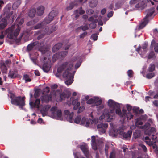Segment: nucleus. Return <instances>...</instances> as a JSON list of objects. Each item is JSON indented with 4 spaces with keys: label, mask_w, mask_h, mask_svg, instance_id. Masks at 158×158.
I'll list each match as a JSON object with an SVG mask.
<instances>
[{
    "label": "nucleus",
    "mask_w": 158,
    "mask_h": 158,
    "mask_svg": "<svg viewBox=\"0 0 158 158\" xmlns=\"http://www.w3.org/2000/svg\"><path fill=\"white\" fill-rule=\"evenodd\" d=\"M76 59L73 60L72 62L67 61L64 63L60 67L58 68L57 72L59 73H61L64 69H66L63 74V77L67 79L65 81V84L68 85H70L73 81V79L74 77L72 75L70 71L73 67V62L75 61Z\"/></svg>",
    "instance_id": "obj_1"
},
{
    "label": "nucleus",
    "mask_w": 158,
    "mask_h": 158,
    "mask_svg": "<svg viewBox=\"0 0 158 158\" xmlns=\"http://www.w3.org/2000/svg\"><path fill=\"white\" fill-rule=\"evenodd\" d=\"M108 105L110 109V113L113 114L114 113L115 109L116 113L122 117H126L127 110L123 109L122 112L121 111L120 104L111 99H109L108 102Z\"/></svg>",
    "instance_id": "obj_2"
},
{
    "label": "nucleus",
    "mask_w": 158,
    "mask_h": 158,
    "mask_svg": "<svg viewBox=\"0 0 158 158\" xmlns=\"http://www.w3.org/2000/svg\"><path fill=\"white\" fill-rule=\"evenodd\" d=\"M24 22V18H22L19 21L17 24V27L15 30H14V26H12L9 27L6 31L8 33L7 36L9 39H13L16 38L19 35L20 30V26Z\"/></svg>",
    "instance_id": "obj_3"
},
{
    "label": "nucleus",
    "mask_w": 158,
    "mask_h": 158,
    "mask_svg": "<svg viewBox=\"0 0 158 158\" xmlns=\"http://www.w3.org/2000/svg\"><path fill=\"white\" fill-rule=\"evenodd\" d=\"M9 97L11 99V103L14 105L18 106L22 108L25 105V97L21 96H16L15 94L9 91Z\"/></svg>",
    "instance_id": "obj_4"
},
{
    "label": "nucleus",
    "mask_w": 158,
    "mask_h": 158,
    "mask_svg": "<svg viewBox=\"0 0 158 158\" xmlns=\"http://www.w3.org/2000/svg\"><path fill=\"white\" fill-rule=\"evenodd\" d=\"M56 29V27L55 26H52L50 27H47L44 29V33H42V31H37L35 33V34L36 35L40 33V34L38 36L37 38V40H39L42 38L45 34L49 35L55 31Z\"/></svg>",
    "instance_id": "obj_5"
},
{
    "label": "nucleus",
    "mask_w": 158,
    "mask_h": 158,
    "mask_svg": "<svg viewBox=\"0 0 158 158\" xmlns=\"http://www.w3.org/2000/svg\"><path fill=\"white\" fill-rule=\"evenodd\" d=\"M72 104L74 106L73 109L74 110H76L78 109L77 111L78 113H80L82 112L85 109V107L83 106H81L79 107L80 103L78 99H75L73 100L72 102Z\"/></svg>",
    "instance_id": "obj_6"
},
{
    "label": "nucleus",
    "mask_w": 158,
    "mask_h": 158,
    "mask_svg": "<svg viewBox=\"0 0 158 158\" xmlns=\"http://www.w3.org/2000/svg\"><path fill=\"white\" fill-rule=\"evenodd\" d=\"M108 127V124L107 123L103 124L100 123L98 124L97 126V128L98 131L101 133H104L106 132L105 129Z\"/></svg>",
    "instance_id": "obj_7"
},
{
    "label": "nucleus",
    "mask_w": 158,
    "mask_h": 158,
    "mask_svg": "<svg viewBox=\"0 0 158 158\" xmlns=\"http://www.w3.org/2000/svg\"><path fill=\"white\" fill-rule=\"evenodd\" d=\"M11 7L9 6H6L4 10V15L5 18H10L13 14V11H11Z\"/></svg>",
    "instance_id": "obj_8"
},
{
    "label": "nucleus",
    "mask_w": 158,
    "mask_h": 158,
    "mask_svg": "<svg viewBox=\"0 0 158 158\" xmlns=\"http://www.w3.org/2000/svg\"><path fill=\"white\" fill-rule=\"evenodd\" d=\"M64 113V114L67 115L68 121L70 123H73L74 121V119L73 116L74 115L73 112H70L68 110H65Z\"/></svg>",
    "instance_id": "obj_9"
},
{
    "label": "nucleus",
    "mask_w": 158,
    "mask_h": 158,
    "mask_svg": "<svg viewBox=\"0 0 158 158\" xmlns=\"http://www.w3.org/2000/svg\"><path fill=\"white\" fill-rule=\"evenodd\" d=\"M80 148L82 150L85 156L87 157H88L89 152L88 146L86 145H82L80 146Z\"/></svg>",
    "instance_id": "obj_10"
},
{
    "label": "nucleus",
    "mask_w": 158,
    "mask_h": 158,
    "mask_svg": "<svg viewBox=\"0 0 158 158\" xmlns=\"http://www.w3.org/2000/svg\"><path fill=\"white\" fill-rule=\"evenodd\" d=\"M52 96L51 94L44 95L42 96L41 99L42 102H48L52 100Z\"/></svg>",
    "instance_id": "obj_11"
},
{
    "label": "nucleus",
    "mask_w": 158,
    "mask_h": 158,
    "mask_svg": "<svg viewBox=\"0 0 158 158\" xmlns=\"http://www.w3.org/2000/svg\"><path fill=\"white\" fill-rule=\"evenodd\" d=\"M155 12L154 8L152 7L150 9H148L146 10L147 15L144 18L147 19L151 16Z\"/></svg>",
    "instance_id": "obj_12"
},
{
    "label": "nucleus",
    "mask_w": 158,
    "mask_h": 158,
    "mask_svg": "<svg viewBox=\"0 0 158 158\" xmlns=\"http://www.w3.org/2000/svg\"><path fill=\"white\" fill-rule=\"evenodd\" d=\"M50 107L49 106H46L41 110L40 112L42 114L43 116L44 117L47 115L48 111Z\"/></svg>",
    "instance_id": "obj_13"
},
{
    "label": "nucleus",
    "mask_w": 158,
    "mask_h": 158,
    "mask_svg": "<svg viewBox=\"0 0 158 158\" xmlns=\"http://www.w3.org/2000/svg\"><path fill=\"white\" fill-rule=\"evenodd\" d=\"M39 44V42L37 41L31 43L27 46V50L28 51L31 50L35 46Z\"/></svg>",
    "instance_id": "obj_14"
},
{
    "label": "nucleus",
    "mask_w": 158,
    "mask_h": 158,
    "mask_svg": "<svg viewBox=\"0 0 158 158\" xmlns=\"http://www.w3.org/2000/svg\"><path fill=\"white\" fill-rule=\"evenodd\" d=\"M70 96V94L69 93L63 92L60 94V100L62 101L65 99L66 98H69Z\"/></svg>",
    "instance_id": "obj_15"
},
{
    "label": "nucleus",
    "mask_w": 158,
    "mask_h": 158,
    "mask_svg": "<svg viewBox=\"0 0 158 158\" xmlns=\"http://www.w3.org/2000/svg\"><path fill=\"white\" fill-rule=\"evenodd\" d=\"M44 7L42 6H39L37 9V14L39 16L42 15L44 13Z\"/></svg>",
    "instance_id": "obj_16"
},
{
    "label": "nucleus",
    "mask_w": 158,
    "mask_h": 158,
    "mask_svg": "<svg viewBox=\"0 0 158 158\" xmlns=\"http://www.w3.org/2000/svg\"><path fill=\"white\" fill-rule=\"evenodd\" d=\"M62 45V44L61 43H58L56 44L52 48V52H57L61 48Z\"/></svg>",
    "instance_id": "obj_17"
},
{
    "label": "nucleus",
    "mask_w": 158,
    "mask_h": 158,
    "mask_svg": "<svg viewBox=\"0 0 158 158\" xmlns=\"http://www.w3.org/2000/svg\"><path fill=\"white\" fill-rule=\"evenodd\" d=\"M51 66L48 63L44 64L42 66V69L45 72H48L50 70Z\"/></svg>",
    "instance_id": "obj_18"
},
{
    "label": "nucleus",
    "mask_w": 158,
    "mask_h": 158,
    "mask_svg": "<svg viewBox=\"0 0 158 158\" xmlns=\"http://www.w3.org/2000/svg\"><path fill=\"white\" fill-rule=\"evenodd\" d=\"M105 118L106 119L107 121L110 122L114 117V116L111 115L110 112H108L106 113L104 115Z\"/></svg>",
    "instance_id": "obj_19"
},
{
    "label": "nucleus",
    "mask_w": 158,
    "mask_h": 158,
    "mask_svg": "<svg viewBox=\"0 0 158 158\" xmlns=\"http://www.w3.org/2000/svg\"><path fill=\"white\" fill-rule=\"evenodd\" d=\"M132 131H128L126 132H123L122 135L123 137L125 139L130 138L131 137Z\"/></svg>",
    "instance_id": "obj_20"
},
{
    "label": "nucleus",
    "mask_w": 158,
    "mask_h": 158,
    "mask_svg": "<svg viewBox=\"0 0 158 158\" xmlns=\"http://www.w3.org/2000/svg\"><path fill=\"white\" fill-rule=\"evenodd\" d=\"M57 14V12L56 11L52 10L49 14L48 18L51 19V20H53L54 18Z\"/></svg>",
    "instance_id": "obj_21"
},
{
    "label": "nucleus",
    "mask_w": 158,
    "mask_h": 158,
    "mask_svg": "<svg viewBox=\"0 0 158 158\" xmlns=\"http://www.w3.org/2000/svg\"><path fill=\"white\" fill-rule=\"evenodd\" d=\"M2 21L3 22V23L0 24V29H4L7 25V20L6 19L3 18Z\"/></svg>",
    "instance_id": "obj_22"
},
{
    "label": "nucleus",
    "mask_w": 158,
    "mask_h": 158,
    "mask_svg": "<svg viewBox=\"0 0 158 158\" xmlns=\"http://www.w3.org/2000/svg\"><path fill=\"white\" fill-rule=\"evenodd\" d=\"M36 9L35 8H32L31 9L28 13V16L31 18H33L35 16L36 14Z\"/></svg>",
    "instance_id": "obj_23"
},
{
    "label": "nucleus",
    "mask_w": 158,
    "mask_h": 158,
    "mask_svg": "<svg viewBox=\"0 0 158 158\" xmlns=\"http://www.w3.org/2000/svg\"><path fill=\"white\" fill-rule=\"evenodd\" d=\"M148 22V19H144V21L142 22L139 26V29L143 28L147 24Z\"/></svg>",
    "instance_id": "obj_24"
},
{
    "label": "nucleus",
    "mask_w": 158,
    "mask_h": 158,
    "mask_svg": "<svg viewBox=\"0 0 158 158\" xmlns=\"http://www.w3.org/2000/svg\"><path fill=\"white\" fill-rule=\"evenodd\" d=\"M8 76L12 79L18 77V74L15 73L14 71L10 70L9 71Z\"/></svg>",
    "instance_id": "obj_25"
},
{
    "label": "nucleus",
    "mask_w": 158,
    "mask_h": 158,
    "mask_svg": "<svg viewBox=\"0 0 158 158\" xmlns=\"http://www.w3.org/2000/svg\"><path fill=\"white\" fill-rule=\"evenodd\" d=\"M150 125L149 123H146L144 126V128H148V129H149L152 133L155 132V129L152 127H150Z\"/></svg>",
    "instance_id": "obj_26"
},
{
    "label": "nucleus",
    "mask_w": 158,
    "mask_h": 158,
    "mask_svg": "<svg viewBox=\"0 0 158 158\" xmlns=\"http://www.w3.org/2000/svg\"><path fill=\"white\" fill-rule=\"evenodd\" d=\"M23 79L25 80L26 83L30 82L31 81V79L30 78L29 75L27 74L24 75Z\"/></svg>",
    "instance_id": "obj_27"
},
{
    "label": "nucleus",
    "mask_w": 158,
    "mask_h": 158,
    "mask_svg": "<svg viewBox=\"0 0 158 158\" xmlns=\"http://www.w3.org/2000/svg\"><path fill=\"white\" fill-rule=\"evenodd\" d=\"M151 45H154V50L155 52H158V43H155L154 41H152L151 42Z\"/></svg>",
    "instance_id": "obj_28"
},
{
    "label": "nucleus",
    "mask_w": 158,
    "mask_h": 158,
    "mask_svg": "<svg viewBox=\"0 0 158 158\" xmlns=\"http://www.w3.org/2000/svg\"><path fill=\"white\" fill-rule=\"evenodd\" d=\"M155 65L153 64H151L148 68V71L149 72H152L155 70Z\"/></svg>",
    "instance_id": "obj_29"
},
{
    "label": "nucleus",
    "mask_w": 158,
    "mask_h": 158,
    "mask_svg": "<svg viewBox=\"0 0 158 158\" xmlns=\"http://www.w3.org/2000/svg\"><path fill=\"white\" fill-rule=\"evenodd\" d=\"M40 100V99H36L34 102V107L39 108Z\"/></svg>",
    "instance_id": "obj_30"
},
{
    "label": "nucleus",
    "mask_w": 158,
    "mask_h": 158,
    "mask_svg": "<svg viewBox=\"0 0 158 158\" xmlns=\"http://www.w3.org/2000/svg\"><path fill=\"white\" fill-rule=\"evenodd\" d=\"M144 140L147 144L149 145H152L153 144L152 142L148 136H146L144 137Z\"/></svg>",
    "instance_id": "obj_31"
},
{
    "label": "nucleus",
    "mask_w": 158,
    "mask_h": 158,
    "mask_svg": "<svg viewBox=\"0 0 158 158\" xmlns=\"http://www.w3.org/2000/svg\"><path fill=\"white\" fill-rule=\"evenodd\" d=\"M147 57L148 59L153 58L155 57V54L153 51L150 52L148 55Z\"/></svg>",
    "instance_id": "obj_32"
},
{
    "label": "nucleus",
    "mask_w": 158,
    "mask_h": 158,
    "mask_svg": "<svg viewBox=\"0 0 158 158\" xmlns=\"http://www.w3.org/2000/svg\"><path fill=\"white\" fill-rule=\"evenodd\" d=\"M44 26V25L43 24V22H41L40 23H39L37 24L34 27H33V29H37L40 28H41L42 27Z\"/></svg>",
    "instance_id": "obj_33"
},
{
    "label": "nucleus",
    "mask_w": 158,
    "mask_h": 158,
    "mask_svg": "<svg viewBox=\"0 0 158 158\" xmlns=\"http://www.w3.org/2000/svg\"><path fill=\"white\" fill-rule=\"evenodd\" d=\"M0 66L1 69L5 72L7 70V68L4 63H1L0 64Z\"/></svg>",
    "instance_id": "obj_34"
},
{
    "label": "nucleus",
    "mask_w": 158,
    "mask_h": 158,
    "mask_svg": "<svg viewBox=\"0 0 158 158\" xmlns=\"http://www.w3.org/2000/svg\"><path fill=\"white\" fill-rule=\"evenodd\" d=\"M62 112L60 110H58L56 111L57 119H60L62 116Z\"/></svg>",
    "instance_id": "obj_35"
},
{
    "label": "nucleus",
    "mask_w": 158,
    "mask_h": 158,
    "mask_svg": "<svg viewBox=\"0 0 158 158\" xmlns=\"http://www.w3.org/2000/svg\"><path fill=\"white\" fill-rule=\"evenodd\" d=\"M88 21L94 23H97L98 20L97 19H94V16H91L88 19Z\"/></svg>",
    "instance_id": "obj_36"
},
{
    "label": "nucleus",
    "mask_w": 158,
    "mask_h": 158,
    "mask_svg": "<svg viewBox=\"0 0 158 158\" xmlns=\"http://www.w3.org/2000/svg\"><path fill=\"white\" fill-rule=\"evenodd\" d=\"M68 53V52L67 51H63L60 52L59 55L62 57L64 58L66 56Z\"/></svg>",
    "instance_id": "obj_37"
},
{
    "label": "nucleus",
    "mask_w": 158,
    "mask_h": 158,
    "mask_svg": "<svg viewBox=\"0 0 158 158\" xmlns=\"http://www.w3.org/2000/svg\"><path fill=\"white\" fill-rule=\"evenodd\" d=\"M40 89H38L35 90L34 96L35 98H37L38 97L40 94Z\"/></svg>",
    "instance_id": "obj_38"
},
{
    "label": "nucleus",
    "mask_w": 158,
    "mask_h": 158,
    "mask_svg": "<svg viewBox=\"0 0 158 158\" xmlns=\"http://www.w3.org/2000/svg\"><path fill=\"white\" fill-rule=\"evenodd\" d=\"M52 20H51V19H48V17L45 18L44 20L42 22H43V24H44L49 23Z\"/></svg>",
    "instance_id": "obj_39"
},
{
    "label": "nucleus",
    "mask_w": 158,
    "mask_h": 158,
    "mask_svg": "<svg viewBox=\"0 0 158 158\" xmlns=\"http://www.w3.org/2000/svg\"><path fill=\"white\" fill-rule=\"evenodd\" d=\"M81 119V117L80 116H77L74 120V123L77 124L79 123L80 122Z\"/></svg>",
    "instance_id": "obj_40"
},
{
    "label": "nucleus",
    "mask_w": 158,
    "mask_h": 158,
    "mask_svg": "<svg viewBox=\"0 0 158 158\" xmlns=\"http://www.w3.org/2000/svg\"><path fill=\"white\" fill-rule=\"evenodd\" d=\"M147 44L146 43L144 44L141 47L142 49H143V53H145L146 51L147 50L146 49L147 47Z\"/></svg>",
    "instance_id": "obj_41"
},
{
    "label": "nucleus",
    "mask_w": 158,
    "mask_h": 158,
    "mask_svg": "<svg viewBox=\"0 0 158 158\" xmlns=\"http://www.w3.org/2000/svg\"><path fill=\"white\" fill-rule=\"evenodd\" d=\"M126 116L128 119L130 120L133 118L134 116L131 112H128L127 113H126Z\"/></svg>",
    "instance_id": "obj_42"
},
{
    "label": "nucleus",
    "mask_w": 158,
    "mask_h": 158,
    "mask_svg": "<svg viewBox=\"0 0 158 158\" xmlns=\"http://www.w3.org/2000/svg\"><path fill=\"white\" fill-rule=\"evenodd\" d=\"M141 0H131L129 2L130 5L132 6L134 5L136 3Z\"/></svg>",
    "instance_id": "obj_43"
},
{
    "label": "nucleus",
    "mask_w": 158,
    "mask_h": 158,
    "mask_svg": "<svg viewBox=\"0 0 158 158\" xmlns=\"http://www.w3.org/2000/svg\"><path fill=\"white\" fill-rule=\"evenodd\" d=\"M139 107L134 106L133 107L132 110L136 114H137L139 113Z\"/></svg>",
    "instance_id": "obj_44"
},
{
    "label": "nucleus",
    "mask_w": 158,
    "mask_h": 158,
    "mask_svg": "<svg viewBox=\"0 0 158 158\" xmlns=\"http://www.w3.org/2000/svg\"><path fill=\"white\" fill-rule=\"evenodd\" d=\"M98 33L94 34L91 35V37L94 41L97 40L98 39Z\"/></svg>",
    "instance_id": "obj_45"
},
{
    "label": "nucleus",
    "mask_w": 158,
    "mask_h": 158,
    "mask_svg": "<svg viewBox=\"0 0 158 158\" xmlns=\"http://www.w3.org/2000/svg\"><path fill=\"white\" fill-rule=\"evenodd\" d=\"M154 76V73H151L147 74L146 75V77L148 79H151Z\"/></svg>",
    "instance_id": "obj_46"
},
{
    "label": "nucleus",
    "mask_w": 158,
    "mask_h": 158,
    "mask_svg": "<svg viewBox=\"0 0 158 158\" xmlns=\"http://www.w3.org/2000/svg\"><path fill=\"white\" fill-rule=\"evenodd\" d=\"M128 76L130 78L133 77L134 73L131 70H129L127 72Z\"/></svg>",
    "instance_id": "obj_47"
},
{
    "label": "nucleus",
    "mask_w": 158,
    "mask_h": 158,
    "mask_svg": "<svg viewBox=\"0 0 158 158\" xmlns=\"http://www.w3.org/2000/svg\"><path fill=\"white\" fill-rule=\"evenodd\" d=\"M36 22H35V20H31L30 21L28 22L27 23V25L28 26H31L34 25Z\"/></svg>",
    "instance_id": "obj_48"
},
{
    "label": "nucleus",
    "mask_w": 158,
    "mask_h": 158,
    "mask_svg": "<svg viewBox=\"0 0 158 158\" xmlns=\"http://www.w3.org/2000/svg\"><path fill=\"white\" fill-rule=\"evenodd\" d=\"M109 146L107 144H106L105 147V151L106 155L107 156L108 153V149L109 148Z\"/></svg>",
    "instance_id": "obj_49"
},
{
    "label": "nucleus",
    "mask_w": 158,
    "mask_h": 158,
    "mask_svg": "<svg viewBox=\"0 0 158 158\" xmlns=\"http://www.w3.org/2000/svg\"><path fill=\"white\" fill-rule=\"evenodd\" d=\"M96 23H94V22H92V23H91L89 25V27L92 29H94L96 28L97 25Z\"/></svg>",
    "instance_id": "obj_50"
},
{
    "label": "nucleus",
    "mask_w": 158,
    "mask_h": 158,
    "mask_svg": "<svg viewBox=\"0 0 158 158\" xmlns=\"http://www.w3.org/2000/svg\"><path fill=\"white\" fill-rule=\"evenodd\" d=\"M95 101V100L93 98H90L86 102V103L88 104H91L93 103Z\"/></svg>",
    "instance_id": "obj_51"
},
{
    "label": "nucleus",
    "mask_w": 158,
    "mask_h": 158,
    "mask_svg": "<svg viewBox=\"0 0 158 158\" xmlns=\"http://www.w3.org/2000/svg\"><path fill=\"white\" fill-rule=\"evenodd\" d=\"M152 133L149 129H148L145 131V134L146 135L150 136L151 135H152Z\"/></svg>",
    "instance_id": "obj_52"
},
{
    "label": "nucleus",
    "mask_w": 158,
    "mask_h": 158,
    "mask_svg": "<svg viewBox=\"0 0 158 158\" xmlns=\"http://www.w3.org/2000/svg\"><path fill=\"white\" fill-rule=\"evenodd\" d=\"M139 146L141 147V148H142L144 152H146L147 151V149L146 147L143 144H140Z\"/></svg>",
    "instance_id": "obj_53"
},
{
    "label": "nucleus",
    "mask_w": 158,
    "mask_h": 158,
    "mask_svg": "<svg viewBox=\"0 0 158 158\" xmlns=\"http://www.w3.org/2000/svg\"><path fill=\"white\" fill-rule=\"evenodd\" d=\"M102 102V101L101 99H99L97 101H95V104L96 106H98L100 105Z\"/></svg>",
    "instance_id": "obj_54"
},
{
    "label": "nucleus",
    "mask_w": 158,
    "mask_h": 158,
    "mask_svg": "<svg viewBox=\"0 0 158 158\" xmlns=\"http://www.w3.org/2000/svg\"><path fill=\"white\" fill-rule=\"evenodd\" d=\"M80 28L83 31H85L89 29V27L87 25H84V26H81Z\"/></svg>",
    "instance_id": "obj_55"
},
{
    "label": "nucleus",
    "mask_w": 158,
    "mask_h": 158,
    "mask_svg": "<svg viewBox=\"0 0 158 158\" xmlns=\"http://www.w3.org/2000/svg\"><path fill=\"white\" fill-rule=\"evenodd\" d=\"M92 146V148L95 150H97V146L96 143H91Z\"/></svg>",
    "instance_id": "obj_56"
},
{
    "label": "nucleus",
    "mask_w": 158,
    "mask_h": 158,
    "mask_svg": "<svg viewBox=\"0 0 158 158\" xmlns=\"http://www.w3.org/2000/svg\"><path fill=\"white\" fill-rule=\"evenodd\" d=\"M115 152L112 151L110 154V158H115Z\"/></svg>",
    "instance_id": "obj_57"
},
{
    "label": "nucleus",
    "mask_w": 158,
    "mask_h": 158,
    "mask_svg": "<svg viewBox=\"0 0 158 158\" xmlns=\"http://www.w3.org/2000/svg\"><path fill=\"white\" fill-rule=\"evenodd\" d=\"M73 8V5L72 4H70L69 6L66 7L67 10H69L72 9Z\"/></svg>",
    "instance_id": "obj_58"
},
{
    "label": "nucleus",
    "mask_w": 158,
    "mask_h": 158,
    "mask_svg": "<svg viewBox=\"0 0 158 158\" xmlns=\"http://www.w3.org/2000/svg\"><path fill=\"white\" fill-rule=\"evenodd\" d=\"M127 110L129 112H130L132 109V107L130 105L127 104L126 106Z\"/></svg>",
    "instance_id": "obj_59"
},
{
    "label": "nucleus",
    "mask_w": 158,
    "mask_h": 158,
    "mask_svg": "<svg viewBox=\"0 0 158 158\" xmlns=\"http://www.w3.org/2000/svg\"><path fill=\"white\" fill-rule=\"evenodd\" d=\"M136 51L139 53H142L143 51L142 50L141 47L139 46L136 49Z\"/></svg>",
    "instance_id": "obj_60"
},
{
    "label": "nucleus",
    "mask_w": 158,
    "mask_h": 158,
    "mask_svg": "<svg viewBox=\"0 0 158 158\" xmlns=\"http://www.w3.org/2000/svg\"><path fill=\"white\" fill-rule=\"evenodd\" d=\"M81 62H78L75 65V67L76 69L78 68L81 65Z\"/></svg>",
    "instance_id": "obj_61"
},
{
    "label": "nucleus",
    "mask_w": 158,
    "mask_h": 158,
    "mask_svg": "<svg viewBox=\"0 0 158 158\" xmlns=\"http://www.w3.org/2000/svg\"><path fill=\"white\" fill-rule=\"evenodd\" d=\"M87 34V32H84L80 35V38H83Z\"/></svg>",
    "instance_id": "obj_62"
},
{
    "label": "nucleus",
    "mask_w": 158,
    "mask_h": 158,
    "mask_svg": "<svg viewBox=\"0 0 158 158\" xmlns=\"http://www.w3.org/2000/svg\"><path fill=\"white\" fill-rule=\"evenodd\" d=\"M91 143H96V139L95 137L94 136H93L91 137Z\"/></svg>",
    "instance_id": "obj_63"
},
{
    "label": "nucleus",
    "mask_w": 158,
    "mask_h": 158,
    "mask_svg": "<svg viewBox=\"0 0 158 158\" xmlns=\"http://www.w3.org/2000/svg\"><path fill=\"white\" fill-rule=\"evenodd\" d=\"M23 33H22L20 34V37L19 38V39H17L16 40V41L17 42H19L21 41V40L22 39V38L23 36Z\"/></svg>",
    "instance_id": "obj_64"
}]
</instances>
